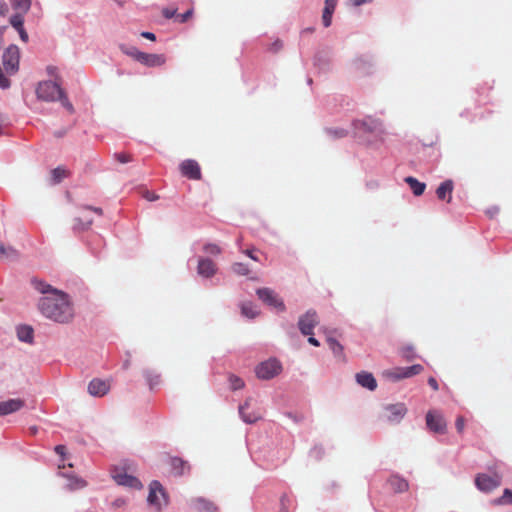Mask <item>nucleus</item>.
<instances>
[{
    "instance_id": "2",
    "label": "nucleus",
    "mask_w": 512,
    "mask_h": 512,
    "mask_svg": "<svg viewBox=\"0 0 512 512\" xmlns=\"http://www.w3.org/2000/svg\"><path fill=\"white\" fill-rule=\"evenodd\" d=\"M354 135L364 143L382 142L385 136L383 123L373 117H365L353 123Z\"/></svg>"
},
{
    "instance_id": "46",
    "label": "nucleus",
    "mask_w": 512,
    "mask_h": 512,
    "mask_svg": "<svg viewBox=\"0 0 512 512\" xmlns=\"http://www.w3.org/2000/svg\"><path fill=\"white\" fill-rule=\"evenodd\" d=\"M114 158L119 162V163H122V164H125V163H128L130 161H132V157L130 154L128 153H124V152H120V153H115L114 154Z\"/></svg>"
},
{
    "instance_id": "44",
    "label": "nucleus",
    "mask_w": 512,
    "mask_h": 512,
    "mask_svg": "<svg viewBox=\"0 0 512 512\" xmlns=\"http://www.w3.org/2000/svg\"><path fill=\"white\" fill-rule=\"evenodd\" d=\"M229 383L233 390H238L244 387V381L235 375H230Z\"/></svg>"
},
{
    "instance_id": "19",
    "label": "nucleus",
    "mask_w": 512,
    "mask_h": 512,
    "mask_svg": "<svg viewBox=\"0 0 512 512\" xmlns=\"http://www.w3.org/2000/svg\"><path fill=\"white\" fill-rule=\"evenodd\" d=\"M197 271L199 275L209 278L216 273V265L208 258H201L198 261Z\"/></svg>"
},
{
    "instance_id": "62",
    "label": "nucleus",
    "mask_w": 512,
    "mask_h": 512,
    "mask_svg": "<svg viewBox=\"0 0 512 512\" xmlns=\"http://www.w3.org/2000/svg\"><path fill=\"white\" fill-rule=\"evenodd\" d=\"M141 36L146 39L152 40V41H154L156 39L155 34L152 32H148V31L142 32Z\"/></svg>"
},
{
    "instance_id": "48",
    "label": "nucleus",
    "mask_w": 512,
    "mask_h": 512,
    "mask_svg": "<svg viewBox=\"0 0 512 512\" xmlns=\"http://www.w3.org/2000/svg\"><path fill=\"white\" fill-rule=\"evenodd\" d=\"M11 85L8 77L5 76L2 67L0 66V88L7 89Z\"/></svg>"
},
{
    "instance_id": "15",
    "label": "nucleus",
    "mask_w": 512,
    "mask_h": 512,
    "mask_svg": "<svg viewBox=\"0 0 512 512\" xmlns=\"http://www.w3.org/2000/svg\"><path fill=\"white\" fill-rule=\"evenodd\" d=\"M385 409L387 420L395 423L400 422L407 413V407L404 403L390 404Z\"/></svg>"
},
{
    "instance_id": "59",
    "label": "nucleus",
    "mask_w": 512,
    "mask_h": 512,
    "mask_svg": "<svg viewBox=\"0 0 512 512\" xmlns=\"http://www.w3.org/2000/svg\"><path fill=\"white\" fill-rule=\"evenodd\" d=\"M350 2L353 6L358 7L364 4L372 3L373 0H350Z\"/></svg>"
},
{
    "instance_id": "32",
    "label": "nucleus",
    "mask_w": 512,
    "mask_h": 512,
    "mask_svg": "<svg viewBox=\"0 0 512 512\" xmlns=\"http://www.w3.org/2000/svg\"><path fill=\"white\" fill-rule=\"evenodd\" d=\"M143 375L151 389L160 382V375L153 370H144Z\"/></svg>"
},
{
    "instance_id": "6",
    "label": "nucleus",
    "mask_w": 512,
    "mask_h": 512,
    "mask_svg": "<svg viewBox=\"0 0 512 512\" xmlns=\"http://www.w3.org/2000/svg\"><path fill=\"white\" fill-rule=\"evenodd\" d=\"M426 425L430 431L438 434H444L447 430V423L444 417L436 410H430L427 412Z\"/></svg>"
},
{
    "instance_id": "40",
    "label": "nucleus",
    "mask_w": 512,
    "mask_h": 512,
    "mask_svg": "<svg viewBox=\"0 0 512 512\" xmlns=\"http://www.w3.org/2000/svg\"><path fill=\"white\" fill-rule=\"evenodd\" d=\"M87 485L86 481L81 479V478H77V477H70L69 478V488L71 490H77V489H82L84 488L85 486Z\"/></svg>"
},
{
    "instance_id": "64",
    "label": "nucleus",
    "mask_w": 512,
    "mask_h": 512,
    "mask_svg": "<svg viewBox=\"0 0 512 512\" xmlns=\"http://www.w3.org/2000/svg\"><path fill=\"white\" fill-rule=\"evenodd\" d=\"M308 336H309V338H308V342H309L311 345L316 346V347L320 346L319 341H318L315 337H313V335H308Z\"/></svg>"
},
{
    "instance_id": "24",
    "label": "nucleus",
    "mask_w": 512,
    "mask_h": 512,
    "mask_svg": "<svg viewBox=\"0 0 512 512\" xmlns=\"http://www.w3.org/2000/svg\"><path fill=\"white\" fill-rule=\"evenodd\" d=\"M389 485L391 488L398 493L405 492L409 488L408 482L397 475H393L388 480Z\"/></svg>"
},
{
    "instance_id": "51",
    "label": "nucleus",
    "mask_w": 512,
    "mask_h": 512,
    "mask_svg": "<svg viewBox=\"0 0 512 512\" xmlns=\"http://www.w3.org/2000/svg\"><path fill=\"white\" fill-rule=\"evenodd\" d=\"M191 16L192 10H187L186 12L177 15V21L179 23H185Z\"/></svg>"
},
{
    "instance_id": "63",
    "label": "nucleus",
    "mask_w": 512,
    "mask_h": 512,
    "mask_svg": "<svg viewBox=\"0 0 512 512\" xmlns=\"http://www.w3.org/2000/svg\"><path fill=\"white\" fill-rule=\"evenodd\" d=\"M7 26H0V47L4 44V34L7 30Z\"/></svg>"
},
{
    "instance_id": "30",
    "label": "nucleus",
    "mask_w": 512,
    "mask_h": 512,
    "mask_svg": "<svg viewBox=\"0 0 512 512\" xmlns=\"http://www.w3.org/2000/svg\"><path fill=\"white\" fill-rule=\"evenodd\" d=\"M327 343H328L329 348L332 350V352L335 356L342 357L344 359V354H343L344 348L337 340H335L334 338H332L331 336L328 335Z\"/></svg>"
},
{
    "instance_id": "1",
    "label": "nucleus",
    "mask_w": 512,
    "mask_h": 512,
    "mask_svg": "<svg viewBox=\"0 0 512 512\" xmlns=\"http://www.w3.org/2000/svg\"><path fill=\"white\" fill-rule=\"evenodd\" d=\"M39 309L45 317L59 323L69 322L74 316L72 305L64 293H54L41 298Z\"/></svg>"
},
{
    "instance_id": "11",
    "label": "nucleus",
    "mask_w": 512,
    "mask_h": 512,
    "mask_svg": "<svg viewBox=\"0 0 512 512\" xmlns=\"http://www.w3.org/2000/svg\"><path fill=\"white\" fill-rule=\"evenodd\" d=\"M477 488L483 492H490L501 484V477L498 475L489 476L487 474H478L475 478Z\"/></svg>"
},
{
    "instance_id": "20",
    "label": "nucleus",
    "mask_w": 512,
    "mask_h": 512,
    "mask_svg": "<svg viewBox=\"0 0 512 512\" xmlns=\"http://www.w3.org/2000/svg\"><path fill=\"white\" fill-rule=\"evenodd\" d=\"M355 378L360 386L367 388L370 391H374L377 388V382L372 373L362 371L357 373Z\"/></svg>"
},
{
    "instance_id": "31",
    "label": "nucleus",
    "mask_w": 512,
    "mask_h": 512,
    "mask_svg": "<svg viewBox=\"0 0 512 512\" xmlns=\"http://www.w3.org/2000/svg\"><path fill=\"white\" fill-rule=\"evenodd\" d=\"M248 407L249 402L246 401L243 405L239 407V413L246 423H254L259 419V416L256 414H247L246 410L248 409Z\"/></svg>"
},
{
    "instance_id": "28",
    "label": "nucleus",
    "mask_w": 512,
    "mask_h": 512,
    "mask_svg": "<svg viewBox=\"0 0 512 512\" xmlns=\"http://www.w3.org/2000/svg\"><path fill=\"white\" fill-rule=\"evenodd\" d=\"M120 50L122 53H124L125 55L133 58L135 61L139 62V59H140V56L139 55H142L143 52L138 50L135 46H130V45H126V44H121L119 46Z\"/></svg>"
},
{
    "instance_id": "55",
    "label": "nucleus",
    "mask_w": 512,
    "mask_h": 512,
    "mask_svg": "<svg viewBox=\"0 0 512 512\" xmlns=\"http://www.w3.org/2000/svg\"><path fill=\"white\" fill-rule=\"evenodd\" d=\"M18 34H19V37L20 39L23 41V42H28L29 40V36H28V33L26 32L25 28H21L19 30H17Z\"/></svg>"
},
{
    "instance_id": "35",
    "label": "nucleus",
    "mask_w": 512,
    "mask_h": 512,
    "mask_svg": "<svg viewBox=\"0 0 512 512\" xmlns=\"http://www.w3.org/2000/svg\"><path fill=\"white\" fill-rule=\"evenodd\" d=\"M51 174L52 180L56 184L61 182L64 178L68 177L69 172L63 167H57L52 170Z\"/></svg>"
},
{
    "instance_id": "27",
    "label": "nucleus",
    "mask_w": 512,
    "mask_h": 512,
    "mask_svg": "<svg viewBox=\"0 0 512 512\" xmlns=\"http://www.w3.org/2000/svg\"><path fill=\"white\" fill-rule=\"evenodd\" d=\"M405 182L409 185L415 196H421L424 193L426 188L425 183L418 181L416 178L412 176L406 177Z\"/></svg>"
},
{
    "instance_id": "49",
    "label": "nucleus",
    "mask_w": 512,
    "mask_h": 512,
    "mask_svg": "<svg viewBox=\"0 0 512 512\" xmlns=\"http://www.w3.org/2000/svg\"><path fill=\"white\" fill-rule=\"evenodd\" d=\"M283 47V42L280 39H276L271 45L268 47V51L272 53L279 52Z\"/></svg>"
},
{
    "instance_id": "50",
    "label": "nucleus",
    "mask_w": 512,
    "mask_h": 512,
    "mask_svg": "<svg viewBox=\"0 0 512 512\" xmlns=\"http://www.w3.org/2000/svg\"><path fill=\"white\" fill-rule=\"evenodd\" d=\"M33 284H34L35 288L37 290H39L41 293H46L48 291V289L50 288L49 285H47L41 281H38V280H33Z\"/></svg>"
},
{
    "instance_id": "60",
    "label": "nucleus",
    "mask_w": 512,
    "mask_h": 512,
    "mask_svg": "<svg viewBox=\"0 0 512 512\" xmlns=\"http://www.w3.org/2000/svg\"><path fill=\"white\" fill-rule=\"evenodd\" d=\"M55 452L60 455L61 457H64L66 453V447L64 445H57L55 447Z\"/></svg>"
},
{
    "instance_id": "18",
    "label": "nucleus",
    "mask_w": 512,
    "mask_h": 512,
    "mask_svg": "<svg viewBox=\"0 0 512 512\" xmlns=\"http://www.w3.org/2000/svg\"><path fill=\"white\" fill-rule=\"evenodd\" d=\"M24 406V401L21 399H9L0 402V415L5 416L20 410Z\"/></svg>"
},
{
    "instance_id": "57",
    "label": "nucleus",
    "mask_w": 512,
    "mask_h": 512,
    "mask_svg": "<svg viewBox=\"0 0 512 512\" xmlns=\"http://www.w3.org/2000/svg\"><path fill=\"white\" fill-rule=\"evenodd\" d=\"M428 384H429V386H430L434 391H438V389H439L438 382H437V380H436L434 377H430V378L428 379Z\"/></svg>"
},
{
    "instance_id": "34",
    "label": "nucleus",
    "mask_w": 512,
    "mask_h": 512,
    "mask_svg": "<svg viewBox=\"0 0 512 512\" xmlns=\"http://www.w3.org/2000/svg\"><path fill=\"white\" fill-rule=\"evenodd\" d=\"M241 312L244 316L248 318H254L258 315V311L256 310V306L250 302L243 303L241 305Z\"/></svg>"
},
{
    "instance_id": "8",
    "label": "nucleus",
    "mask_w": 512,
    "mask_h": 512,
    "mask_svg": "<svg viewBox=\"0 0 512 512\" xmlns=\"http://www.w3.org/2000/svg\"><path fill=\"white\" fill-rule=\"evenodd\" d=\"M257 296L260 300H262L265 304L274 307L280 312L285 311V304L278 297V295L270 288H260L257 290Z\"/></svg>"
},
{
    "instance_id": "38",
    "label": "nucleus",
    "mask_w": 512,
    "mask_h": 512,
    "mask_svg": "<svg viewBox=\"0 0 512 512\" xmlns=\"http://www.w3.org/2000/svg\"><path fill=\"white\" fill-rule=\"evenodd\" d=\"M400 354L407 361H411L416 357L415 349L412 345L403 346L400 350Z\"/></svg>"
},
{
    "instance_id": "52",
    "label": "nucleus",
    "mask_w": 512,
    "mask_h": 512,
    "mask_svg": "<svg viewBox=\"0 0 512 512\" xmlns=\"http://www.w3.org/2000/svg\"><path fill=\"white\" fill-rule=\"evenodd\" d=\"M455 426H456V429H457L458 433H462L464 431V427H465V419H464V417L458 416L456 421H455Z\"/></svg>"
},
{
    "instance_id": "7",
    "label": "nucleus",
    "mask_w": 512,
    "mask_h": 512,
    "mask_svg": "<svg viewBox=\"0 0 512 512\" xmlns=\"http://www.w3.org/2000/svg\"><path fill=\"white\" fill-rule=\"evenodd\" d=\"M319 319L316 311L308 310L299 318L298 327L303 335H313L314 328L318 325Z\"/></svg>"
},
{
    "instance_id": "54",
    "label": "nucleus",
    "mask_w": 512,
    "mask_h": 512,
    "mask_svg": "<svg viewBox=\"0 0 512 512\" xmlns=\"http://www.w3.org/2000/svg\"><path fill=\"white\" fill-rule=\"evenodd\" d=\"M245 255H247L249 258H251L254 261H259V258L255 254V249H246L242 251Z\"/></svg>"
},
{
    "instance_id": "47",
    "label": "nucleus",
    "mask_w": 512,
    "mask_h": 512,
    "mask_svg": "<svg viewBox=\"0 0 512 512\" xmlns=\"http://www.w3.org/2000/svg\"><path fill=\"white\" fill-rule=\"evenodd\" d=\"M16 254H17V251L15 249H13L12 247L6 248L4 246V244L0 243V255L1 256L10 257V256H16Z\"/></svg>"
},
{
    "instance_id": "43",
    "label": "nucleus",
    "mask_w": 512,
    "mask_h": 512,
    "mask_svg": "<svg viewBox=\"0 0 512 512\" xmlns=\"http://www.w3.org/2000/svg\"><path fill=\"white\" fill-rule=\"evenodd\" d=\"M497 504H511L512 503V491L505 489L503 495L495 501Z\"/></svg>"
},
{
    "instance_id": "61",
    "label": "nucleus",
    "mask_w": 512,
    "mask_h": 512,
    "mask_svg": "<svg viewBox=\"0 0 512 512\" xmlns=\"http://www.w3.org/2000/svg\"><path fill=\"white\" fill-rule=\"evenodd\" d=\"M8 12V5L5 1H0V16H4Z\"/></svg>"
},
{
    "instance_id": "16",
    "label": "nucleus",
    "mask_w": 512,
    "mask_h": 512,
    "mask_svg": "<svg viewBox=\"0 0 512 512\" xmlns=\"http://www.w3.org/2000/svg\"><path fill=\"white\" fill-rule=\"evenodd\" d=\"M139 63L147 67H160L165 64L166 58L163 54L145 53L139 55Z\"/></svg>"
},
{
    "instance_id": "13",
    "label": "nucleus",
    "mask_w": 512,
    "mask_h": 512,
    "mask_svg": "<svg viewBox=\"0 0 512 512\" xmlns=\"http://www.w3.org/2000/svg\"><path fill=\"white\" fill-rule=\"evenodd\" d=\"M112 477L114 481L121 486H126L137 490H140L143 487L142 483L136 477L127 474L125 471L115 469L112 472Z\"/></svg>"
},
{
    "instance_id": "14",
    "label": "nucleus",
    "mask_w": 512,
    "mask_h": 512,
    "mask_svg": "<svg viewBox=\"0 0 512 512\" xmlns=\"http://www.w3.org/2000/svg\"><path fill=\"white\" fill-rule=\"evenodd\" d=\"M180 172L183 176L192 179V180H200L201 179V169L197 161L192 159L184 160L180 164Z\"/></svg>"
},
{
    "instance_id": "39",
    "label": "nucleus",
    "mask_w": 512,
    "mask_h": 512,
    "mask_svg": "<svg viewBox=\"0 0 512 512\" xmlns=\"http://www.w3.org/2000/svg\"><path fill=\"white\" fill-rule=\"evenodd\" d=\"M314 65L320 70L326 71L329 68V60L323 57L321 54H317L314 58Z\"/></svg>"
},
{
    "instance_id": "5",
    "label": "nucleus",
    "mask_w": 512,
    "mask_h": 512,
    "mask_svg": "<svg viewBox=\"0 0 512 512\" xmlns=\"http://www.w3.org/2000/svg\"><path fill=\"white\" fill-rule=\"evenodd\" d=\"M282 370V366L276 359H269L260 363L256 369V375L259 379L269 380L277 376Z\"/></svg>"
},
{
    "instance_id": "33",
    "label": "nucleus",
    "mask_w": 512,
    "mask_h": 512,
    "mask_svg": "<svg viewBox=\"0 0 512 512\" xmlns=\"http://www.w3.org/2000/svg\"><path fill=\"white\" fill-rule=\"evenodd\" d=\"M24 13H15L14 15H12L9 19V23L11 24V26L13 28H15V30H19L21 28H24Z\"/></svg>"
},
{
    "instance_id": "42",
    "label": "nucleus",
    "mask_w": 512,
    "mask_h": 512,
    "mask_svg": "<svg viewBox=\"0 0 512 512\" xmlns=\"http://www.w3.org/2000/svg\"><path fill=\"white\" fill-rule=\"evenodd\" d=\"M76 221H77L76 226H77V228H80V229L88 228L93 222V220L91 218L87 217L85 215V213L82 216L78 217L76 219Z\"/></svg>"
},
{
    "instance_id": "9",
    "label": "nucleus",
    "mask_w": 512,
    "mask_h": 512,
    "mask_svg": "<svg viewBox=\"0 0 512 512\" xmlns=\"http://www.w3.org/2000/svg\"><path fill=\"white\" fill-rule=\"evenodd\" d=\"M36 96H66L64 90L55 80L40 82L36 89Z\"/></svg>"
},
{
    "instance_id": "3",
    "label": "nucleus",
    "mask_w": 512,
    "mask_h": 512,
    "mask_svg": "<svg viewBox=\"0 0 512 512\" xmlns=\"http://www.w3.org/2000/svg\"><path fill=\"white\" fill-rule=\"evenodd\" d=\"M424 370L420 364H415L410 367H394L384 370L382 376L392 382H396L405 378L420 374Z\"/></svg>"
},
{
    "instance_id": "41",
    "label": "nucleus",
    "mask_w": 512,
    "mask_h": 512,
    "mask_svg": "<svg viewBox=\"0 0 512 512\" xmlns=\"http://www.w3.org/2000/svg\"><path fill=\"white\" fill-rule=\"evenodd\" d=\"M326 133L333 139L343 138L348 135L347 130L342 129V128H336V129L329 128L326 130Z\"/></svg>"
},
{
    "instance_id": "23",
    "label": "nucleus",
    "mask_w": 512,
    "mask_h": 512,
    "mask_svg": "<svg viewBox=\"0 0 512 512\" xmlns=\"http://www.w3.org/2000/svg\"><path fill=\"white\" fill-rule=\"evenodd\" d=\"M171 468L172 472L176 476H182L190 471V465L188 464V462L178 457H174L171 459Z\"/></svg>"
},
{
    "instance_id": "21",
    "label": "nucleus",
    "mask_w": 512,
    "mask_h": 512,
    "mask_svg": "<svg viewBox=\"0 0 512 512\" xmlns=\"http://www.w3.org/2000/svg\"><path fill=\"white\" fill-rule=\"evenodd\" d=\"M453 187L454 186L452 180H446L442 182L436 190L438 199L446 200L448 203H450L452 199Z\"/></svg>"
},
{
    "instance_id": "25",
    "label": "nucleus",
    "mask_w": 512,
    "mask_h": 512,
    "mask_svg": "<svg viewBox=\"0 0 512 512\" xmlns=\"http://www.w3.org/2000/svg\"><path fill=\"white\" fill-rule=\"evenodd\" d=\"M192 504L198 512H214L216 510L212 502L201 497L194 499Z\"/></svg>"
},
{
    "instance_id": "53",
    "label": "nucleus",
    "mask_w": 512,
    "mask_h": 512,
    "mask_svg": "<svg viewBox=\"0 0 512 512\" xmlns=\"http://www.w3.org/2000/svg\"><path fill=\"white\" fill-rule=\"evenodd\" d=\"M162 15H163L166 19H171V18H173L174 16H176V9H169V8H165V9H163V11H162Z\"/></svg>"
},
{
    "instance_id": "36",
    "label": "nucleus",
    "mask_w": 512,
    "mask_h": 512,
    "mask_svg": "<svg viewBox=\"0 0 512 512\" xmlns=\"http://www.w3.org/2000/svg\"><path fill=\"white\" fill-rule=\"evenodd\" d=\"M41 100H44V101H57L60 103V105L66 109L69 113H73L74 112V108H73V105L72 103L69 101V98H40Z\"/></svg>"
},
{
    "instance_id": "17",
    "label": "nucleus",
    "mask_w": 512,
    "mask_h": 512,
    "mask_svg": "<svg viewBox=\"0 0 512 512\" xmlns=\"http://www.w3.org/2000/svg\"><path fill=\"white\" fill-rule=\"evenodd\" d=\"M110 386L108 382L101 379H93L88 385V392L92 396L101 397L108 393Z\"/></svg>"
},
{
    "instance_id": "22",
    "label": "nucleus",
    "mask_w": 512,
    "mask_h": 512,
    "mask_svg": "<svg viewBox=\"0 0 512 512\" xmlns=\"http://www.w3.org/2000/svg\"><path fill=\"white\" fill-rule=\"evenodd\" d=\"M337 0H325V5L322 14V22L324 27H329L332 23V15L335 11Z\"/></svg>"
},
{
    "instance_id": "4",
    "label": "nucleus",
    "mask_w": 512,
    "mask_h": 512,
    "mask_svg": "<svg viewBox=\"0 0 512 512\" xmlns=\"http://www.w3.org/2000/svg\"><path fill=\"white\" fill-rule=\"evenodd\" d=\"M2 63L7 75H14L19 70L20 50L17 45L10 44L3 52Z\"/></svg>"
},
{
    "instance_id": "45",
    "label": "nucleus",
    "mask_w": 512,
    "mask_h": 512,
    "mask_svg": "<svg viewBox=\"0 0 512 512\" xmlns=\"http://www.w3.org/2000/svg\"><path fill=\"white\" fill-rule=\"evenodd\" d=\"M204 251L208 254L219 255L221 248L217 244L209 243L204 246Z\"/></svg>"
},
{
    "instance_id": "10",
    "label": "nucleus",
    "mask_w": 512,
    "mask_h": 512,
    "mask_svg": "<svg viewBox=\"0 0 512 512\" xmlns=\"http://www.w3.org/2000/svg\"><path fill=\"white\" fill-rule=\"evenodd\" d=\"M352 68L360 75H370L374 71V61L369 55H361L352 61Z\"/></svg>"
},
{
    "instance_id": "29",
    "label": "nucleus",
    "mask_w": 512,
    "mask_h": 512,
    "mask_svg": "<svg viewBox=\"0 0 512 512\" xmlns=\"http://www.w3.org/2000/svg\"><path fill=\"white\" fill-rule=\"evenodd\" d=\"M14 10L19 13H27L31 7V0H9Z\"/></svg>"
},
{
    "instance_id": "58",
    "label": "nucleus",
    "mask_w": 512,
    "mask_h": 512,
    "mask_svg": "<svg viewBox=\"0 0 512 512\" xmlns=\"http://www.w3.org/2000/svg\"><path fill=\"white\" fill-rule=\"evenodd\" d=\"M86 211H94L95 213H97L100 216L103 214L102 209L98 208V207L85 206L83 208V212H86Z\"/></svg>"
},
{
    "instance_id": "12",
    "label": "nucleus",
    "mask_w": 512,
    "mask_h": 512,
    "mask_svg": "<svg viewBox=\"0 0 512 512\" xmlns=\"http://www.w3.org/2000/svg\"><path fill=\"white\" fill-rule=\"evenodd\" d=\"M159 496L163 498L164 505H167L168 501L163 486L156 480L152 481L149 486V494L147 498L148 503L160 509L162 503L160 502Z\"/></svg>"
},
{
    "instance_id": "26",
    "label": "nucleus",
    "mask_w": 512,
    "mask_h": 512,
    "mask_svg": "<svg viewBox=\"0 0 512 512\" xmlns=\"http://www.w3.org/2000/svg\"><path fill=\"white\" fill-rule=\"evenodd\" d=\"M34 331L31 326L21 325L17 328V337L20 341L26 343L33 342Z\"/></svg>"
},
{
    "instance_id": "37",
    "label": "nucleus",
    "mask_w": 512,
    "mask_h": 512,
    "mask_svg": "<svg viewBox=\"0 0 512 512\" xmlns=\"http://www.w3.org/2000/svg\"><path fill=\"white\" fill-rule=\"evenodd\" d=\"M231 269L235 274L240 276H247L250 272L248 266L240 262L233 263Z\"/></svg>"
},
{
    "instance_id": "56",
    "label": "nucleus",
    "mask_w": 512,
    "mask_h": 512,
    "mask_svg": "<svg viewBox=\"0 0 512 512\" xmlns=\"http://www.w3.org/2000/svg\"><path fill=\"white\" fill-rule=\"evenodd\" d=\"M144 198L147 199L148 201H155V200L159 199V196L157 194H155L154 192L146 191L144 194Z\"/></svg>"
}]
</instances>
